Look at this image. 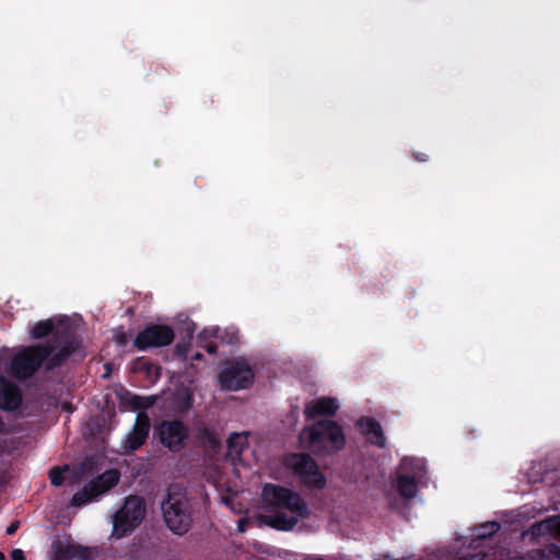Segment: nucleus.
<instances>
[{
  "label": "nucleus",
  "instance_id": "32",
  "mask_svg": "<svg viewBox=\"0 0 560 560\" xmlns=\"http://www.w3.org/2000/svg\"><path fill=\"white\" fill-rule=\"evenodd\" d=\"M465 556L468 557L469 560H485L486 558V553L481 551L469 552Z\"/></svg>",
  "mask_w": 560,
  "mask_h": 560
},
{
  "label": "nucleus",
  "instance_id": "8",
  "mask_svg": "<svg viewBox=\"0 0 560 560\" xmlns=\"http://www.w3.org/2000/svg\"><path fill=\"white\" fill-rule=\"evenodd\" d=\"M254 381V371L244 359L229 362L219 374V383L228 390L248 388Z\"/></svg>",
  "mask_w": 560,
  "mask_h": 560
},
{
  "label": "nucleus",
  "instance_id": "29",
  "mask_svg": "<svg viewBox=\"0 0 560 560\" xmlns=\"http://www.w3.org/2000/svg\"><path fill=\"white\" fill-rule=\"evenodd\" d=\"M136 366L138 370L145 371L147 373H150L151 370L154 368V365L151 362L144 360L143 358H138L136 360Z\"/></svg>",
  "mask_w": 560,
  "mask_h": 560
},
{
  "label": "nucleus",
  "instance_id": "7",
  "mask_svg": "<svg viewBox=\"0 0 560 560\" xmlns=\"http://www.w3.org/2000/svg\"><path fill=\"white\" fill-rule=\"evenodd\" d=\"M153 436L170 452L179 453L187 445L189 429L179 419L162 420L154 427Z\"/></svg>",
  "mask_w": 560,
  "mask_h": 560
},
{
  "label": "nucleus",
  "instance_id": "1",
  "mask_svg": "<svg viewBox=\"0 0 560 560\" xmlns=\"http://www.w3.org/2000/svg\"><path fill=\"white\" fill-rule=\"evenodd\" d=\"M77 350L78 343L73 335L68 330L59 331L52 340L25 347L15 353L8 371L14 378L25 381L31 378L44 363L47 371L63 365Z\"/></svg>",
  "mask_w": 560,
  "mask_h": 560
},
{
  "label": "nucleus",
  "instance_id": "17",
  "mask_svg": "<svg viewBox=\"0 0 560 560\" xmlns=\"http://www.w3.org/2000/svg\"><path fill=\"white\" fill-rule=\"evenodd\" d=\"M418 483L415 476L408 474H399L397 476V491L405 499L416 497Z\"/></svg>",
  "mask_w": 560,
  "mask_h": 560
},
{
  "label": "nucleus",
  "instance_id": "19",
  "mask_svg": "<svg viewBox=\"0 0 560 560\" xmlns=\"http://www.w3.org/2000/svg\"><path fill=\"white\" fill-rule=\"evenodd\" d=\"M75 542L72 541H62L57 539L52 541L51 548L54 552L55 560H72L73 551Z\"/></svg>",
  "mask_w": 560,
  "mask_h": 560
},
{
  "label": "nucleus",
  "instance_id": "38",
  "mask_svg": "<svg viewBox=\"0 0 560 560\" xmlns=\"http://www.w3.org/2000/svg\"><path fill=\"white\" fill-rule=\"evenodd\" d=\"M245 528H246V521L244 518H242L238 521L237 529H238V532L243 533V532H245Z\"/></svg>",
  "mask_w": 560,
  "mask_h": 560
},
{
  "label": "nucleus",
  "instance_id": "31",
  "mask_svg": "<svg viewBox=\"0 0 560 560\" xmlns=\"http://www.w3.org/2000/svg\"><path fill=\"white\" fill-rule=\"evenodd\" d=\"M114 340L118 346L125 347L128 342V337L125 332H119L115 336Z\"/></svg>",
  "mask_w": 560,
  "mask_h": 560
},
{
  "label": "nucleus",
  "instance_id": "9",
  "mask_svg": "<svg viewBox=\"0 0 560 560\" xmlns=\"http://www.w3.org/2000/svg\"><path fill=\"white\" fill-rule=\"evenodd\" d=\"M175 339L174 329L165 324H148L140 330L133 346L139 351H147L152 348H163L170 346Z\"/></svg>",
  "mask_w": 560,
  "mask_h": 560
},
{
  "label": "nucleus",
  "instance_id": "33",
  "mask_svg": "<svg viewBox=\"0 0 560 560\" xmlns=\"http://www.w3.org/2000/svg\"><path fill=\"white\" fill-rule=\"evenodd\" d=\"M10 556L12 560H25V556L22 549H13Z\"/></svg>",
  "mask_w": 560,
  "mask_h": 560
},
{
  "label": "nucleus",
  "instance_id": "12",
  "mask_svg": "<svg viewBox=\"0 0 560 560\" xmlns=\"http://www.w3.org/2000/svg\"><path fill=\"white\" fill-rule=\"evenodd\" d=\"M23 402L21 388L9 378L0 375V409L15 411Z\"/></svg>",
  "mask_w": 560,
  "mask_h": 560
},
{
  "label": "nucleus",
  "instance_id": "41",
  "mask_svg": "<svg viewBox=\"0 0 560 560\" xmlns=\"http://www.w3.org/2000/svg\"><path fill=\"white\" fill-rule=\"evenodd\" d=\"M458 560H469V559H468V557L463 556V557H459Z\"/></svg>",
  "mask_w": 560,
  "mask_h": 560
},
{
  "label": "nucleus",
  "instance_id": "22",
  "mask_svg": "<svg viewBox=\"0 0 560 560\" xmlns=\"http://www.w3.org/2000/svg\"><path fill=\"white\" fill-rule=\"evenodd\" d=\"M198 439L201 441L202 444L211 448H215L220 445V441L217 438L213 430L205 425L199 429Z\"/></svg>",
  "mask_w": 560,
  "mask_h": 560
},
{
  "label": "nucleus",
  "instance_id": "37",
  "mask_svg": "<svg viewBox=\"0 0 560 560\" xmlns=\"http://www.w3.org/2000/svg\"><path fill=\"white\" fill-rule=\"evenodd\" d=\"M238 438H240V436H238L236 433H233V434L229 438L228 443H229V447H230L231 450H233V448H234V439H238Z\"/></svg>",
  "mask_w": 560,
  "mask_h": 560
},
{
  "label": "nucleus",
  "instance_id": "30",
  "mask_svg": "<svg viewBox=\"0 0 560 560\" xmlns=\"http://www.w3.org/2000/svg\"><path fill=\"white\" fill-rule=\"evenodd\" d=\"M174 352H175V354H176V355H178V357L186 358V357H187V353H188V343H185V342H178V343L175 346Z\"/></svg>",
  "mask_w": 560,
  "mask_h": 560
},
{
  "label": "nucleus",
  "instance_id": "28",
  "mask_svg": "<svg viewBox=\"0 0 560 560\" xmlns=\"http://www.w3.org/2000/svg\"><path fill=\"white\" fill-rule=\"evenodd\" d=\"M422 466L423 464L418 459L404 458L401 463L404 469H420Z\"/></svg>",
  "mask_w": 560,
  "mask_h": 560
},
{
  "label": "nucleus",
  "instance_id": "11",
  "mask_svg": "<svg viewBox=\"0 0 560 560\" xmlns=\"http://www.w3.org/2000/svg\"><path fill=\"white\" fill-rule=\"evenodd\" d=\"M150 428L151 421L148 413L144 411L138 412L131 431L122 441L121 446L124 451L129 453L139 450L147 442Z\"/></svg>",
  "mask_w": 560,
  "mask_h": 560
},
{
  "label": "nucleus",
  "instance_id": "40",
  "mask_svg": "<svg viewBox=\"0 0 560 560\" xmlns=\"http://www.w3.org/2000/svg\"><path fill=\"white\" fill-rule=\"evenodd\" d=\"M3 427H4V423H3L2 417L0 416V433L3 431Z\"/></svg>",
  "mask_w": 560,
  "mask_h": 560
},
{
  "label": "nucleus",
  "instance_id": "5",
  "mask_svg": "<svg viewBox=\"0 0 560 560\" xmlns=\"http://www.w3.org/2000/svg\"><path fill=\"white\" fill-rule=\"evenodd\" d=\"M261 498L265 504L272 508L285 509L301 520L308 518L311 511L307 503L296 491L283 486L266 483L261 491Z\"/></svg>",
  "mask_w": 560,
  "mask_h": 560
},
{
  "label": "nucleus",
  "instance_id": "27",
  "mask_svg": "<svg viewBox=\"0 0 560 560\" xmlns=\"http://www.w3.org/2000/svg\"><path fill=\"white\" fill-rule=\"evenodd\" d=\"M200 346L210 354H215L218 351V345L212 341L211 339L208 340H200L198 338Z\"/></svg>",
  "mask_w": 560,
  "mask_h": 560
},
{
  "label": "nucleus",
  "instance_id": "36",
  "mask_svg": "<svg viewBox=\"0 0 560 560\" xmlns=\"http://www.w3.org/2000/svg\"><path fill=\"white\" fill-rule=\"evenodd\" d=\"M152 66H154V71L156 73L165 74L167 72V70L162 65H160L159 62L153 63Z\"/></svg>",
  "mask_w": 560,
  "mask_h": 560
},
{
  "label": "nucleus",
  "instance_id": "6",
  "mask_svg": "<svg viewBox=\"0 0 560 560\" xmlns=\"http://www.w3.org/2000/svg\"><path fill=\"white\" fill-rule=\"evenodd\" d=\"M145 503L141 497L130 495L114 515V535L121 538L130 534L144 518Z\"/></svg>",
  "mask_w": 560,
  "mask_h": 560
},
{
  "label": "nucleus",
  "instance_id": "14",
  "mask_svg": "<svg viewBox=\"0 0 560 560\" xmlns=\"http://www.w3.org/2000/svg\"><path fill=\"white\" fill-rule=\"evenodd\" d=\"M360 432L366 441L377 447H385L386 439L381 423L372 417H361L357 421Z\"/></svg>",
  "mask_w": 560,
  "mask_h": 560
},
{
  "label": "nucleus",
  "instance_id": "20",
  "mask_svg": "<svg viewBox=\"0 0 560 560\" xmlns=\"http://www.w3.org/2000/svg\"><path fill=\"white\" fill-rule=\"evenodd\" d=\"M500 523L495 521L482 523L475 527L472 541L476 542L478 540L490 538L494 534H497L500 530Z\"/></svg>",
  "mask_w": 560,
  "mask_h": 560
},
{
  "label": "nucleus",
  "instance_id": "2",
  "mask_svg": "<svg viewBox=\"0 0 560 560\" xmlns=\"http://www.w3.org/2000/svg\"><path fill=\"white\" fill-rule=\"evenodd\" d=\"M161 510L171 532L182 536L190 529L194 509L184 487L178 483L170 485L161 502Z\"/></svg>",
  "mask_w": 560,
  "mask_h": 560
},
{
  "label": "nucleus",
  "instance_id": "10",
  "mask_svg": "<svg viewBox=\"0 0 560 560\" xmlns=\"http://www.w3.org/2000/svg\"><path fill=\"white\" fill-rule=\"evenodd\" d=\"M118 481L119 474L116 470L112 469L105 471L96 479L85 485L82 490L74 493L71 499V505L79 508L91 502L100 494L115 487Z\"/></svg>",
  "mask_w": 560,
  "mask_h": 560
},
{
  "label": "nucleus",
  "instance_id": "21",
  "mask_svg": "<svg viewBox=\"0 0 560 560\" xmlns=\"http://www.w3.org/2000/svg\"><path fill=\"white\" fill-rule=\"evenodd\" d=\"M126 402L128 404V406L131 407L132 410H135V411L139 410V412H140V411H143V410L152 407L154 404V398L143 397V396H139V395H130L126 399Z\"/></svg>",
  "mask_w": 560,
  "mask_h": 560
},
{
  "label": "nucleus",
  "instance_id": "34",
  "mask_svg": "<svg viewBox=\"0 0 560 560\" xmlns=\"http://www.w3.org/2000/svg\"><path fill=\"white\" fill-rule=\"evenodd\" d=\"M412 156L418 162H427L429 160V155L423 152H415L412 153Z\"/></svg>",
  "mask_w": 560,
  "mask_h": 560
},
{
  "label": "nucleus",
  "instance_id": "4",
  "mask_svg": "<svg viewBox=\"0 0 560 560\" xmlns=\"http://www.w3.org/2000/svg\"><path fill=\"white\" fill-rule=\"evenodd\" d=\"M283 465L308 489H325L327 485L326 477L311 455L306 453H291L284 457Z\"/></svg>",
  "mask_w": 560,
  "mask_h": 560
},
{
  "label": "nucleus",
  "instance_id": "24",
  "mask_svg": "<svg viewBox=\"0 0 560 560\" xmlns=\"http://www.w3.org/2000/svg\"><path fill=\"white\" fill-rule=\"evenodd\" d=\"M73 551V559L78 560H91L92 559V549L89 547H84L82 545L75 544Z\"/></svg>",
  "mask_w": 560,
  "mask_h": 560
},
{
  "label": "nucleus",
  "instance_id": "26",
  "mask_svg": "<svg viewBox=\"0 0 560 560\" xmlns=\"http://www.w3.org/2000/svg\"><path fill=\"white\" fill-rule=\"evenodd\" d=\"M550 535L560 538V517H549Z\"/></svg>",
  "mask_w": 560,
  "mask_h": 560
},
{
  "label": "nucleus",
  "instance_id": "18",
  "mask_svg": "<svg viewBox=\"0 0 560 560\" xmlns=\"http://www.w3.org/2000/svg\"><path fill=\"white\" fill-rule=\"evenodd\" d=\"M299 516H288L284 513H277L267 517L266 524L278 530H291L298 522Z\"/></svg>",
  "mask_w": 560,
  "mask_h": 560
},
{
  "label": "nucleus",
  "instance_id": "3",
  "mask_svg": "<svg viewBox=\"0 0 560 560\" xmlns=\"http://www.w3.org/2000/svg\"><path fill=\"white\" fill-rule=\"evenodd\" d=\"M303 434H306L310 446L318 452H338L346 444L342 427L334 420H318L311 428L305 429Z\"/></svg>",
  "mask_w": 560,
  "mask_h": 560
},
{
  "label": "nucleus",
  "instance_id": "39",
  "mask_svg": "<svg viewBox=\"0 0 560 560\" xmlns=\"http://www.w3.org/2000/svg\"><path fill=\"white\" fill-rule=\"evenodd\" d=\"M202 358L203 355L200 352L195 353L192 357L194 360H201Z\"/></svg>",
  "mask_w": 560,
  "mask_h": 560
},
{
  "label": "nucleus",
  "instance_id": "35",
  "mask_svg": "<svg viewBox=\"0 0 560 560\" xmlns=\"http://www.w3.org/2000/svg\"><path fill=\"white\" fill-rule=\"evenodd\" d=\"M19 524H20L19 522H13V523H11V524L7 527V530H5V532H7V534H8V535H13V534L16 532V529L19 528Z\"/></svg>",
  "mask_w": 560,
  "mask_h": 560
},
{
  "label": "nucleus",
  "instance_id": "42",
  "mask_svg": "<svg viewBox=\"0 0 560 560\" xmlns=\"http://www.w3.org/2000/svg\"><path fill=\"white\" fill-rule=\"evenodd\" d=\"M4 559H5V557H4L3 552L0 551V560H4Z\"/></svg>",
  "mask_w": 560,
  "mask_h": 560
},
{
  "label": "nucleus",
  "instance_id": "23",
  "mask_svg": "<svg viewBox=\"0 0 560 560\" xmlns=\"http://www.w3.org/2000/svg\"><path fill=\"white\" fill-rule=\"evenodd\" d=\"M530 534L535 537H539L542 535H550V522L549 518H546L541 522L535 523L530 527Z\"/></svg>",
  "mask_w": 560,
  "mask_h": 560
},
{
  "label": "nucleus",
  "instance_id": "15",
  "mask_svg": "<svg viewBox=\"0 0 560 560\" xmlns=\"http://www.w3.org/2000/svg\"><path fill=\"white\" fill-rule=\"evenodd\" d=\"M339 405L336 398L322 397L308 401L305 405V417L310 420H314L319 416L332 417L336 415Z\"/></svg>",
  "mask_w": 560,
  "mask_h": 560
},
{
  "label": "nucleus",
  "instance_id": "13",
  "mask_svg": "<svg viewBox=\"0 0 560 560\" xmlns=\"http://www.w3.org/2000/svg\"><path fill=\"white\" fill-rule=\"evenodd\" d=\"M63 330H68L73 335L79 349L81 346V341L77 335V331L69 325L65 326L61 319L58 320L57 325L55 324V320L52 318L37 322L31 330V337L33 339H42L49 336L50 338L48 340H52L57 332Z\"/></svg>",
  "mask_w": 560,
  "mask_h": 560
},
{
  "label": "nucleus",
  "instance_id": "25",
  "mask_svg": "<svg viewBox=\"0 0 560 560\" xmlns=\"http://www.w3.org/2000/svg\"><path fill=\"white\" fill-rule=\"evenodd\" d=\"M50 483L55 487H60L63 483V469L55 467L49 471Z\"/></svg>",
  "mask_w": 560,
  "mask_h": 560
},
{
  "label": "nucleus",
  "instance_id": "16",
  "mask_svg": "<svg viewBox=\"0 0 560 560\" xmlns=\"http://www.w3.org/2000/svg\"><path fill=\"white\" fill-rule=\"evenodd\" d=\"M238 330L234 328L221 329L218 326L208 327L199 332L200 340L219 339L228 345H236L238 342Z\"/></svg>",
  "mask_w": 560,
  "mask_h": 560
}]
</instances>
